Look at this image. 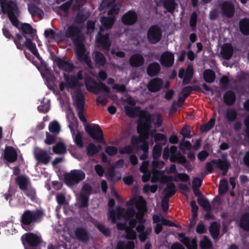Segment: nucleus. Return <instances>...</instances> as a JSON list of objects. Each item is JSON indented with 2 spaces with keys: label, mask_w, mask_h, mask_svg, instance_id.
<instances>
[{
  "label": "nucleus",
  "mask_w": 249,
  "mask_h": 249,
  "mask_svg": "<svg viewBox=\"0 0 249 249\" xmlns=\"http://www.w3.org/2000/svg\"><path fill=\"white\" fill-rule=\"evenodd\" d=\"M2 12L3 14H7L8 18L12 25L21 31L24 35H28L30 37L34 38L36 35L34 31H36L33 27L27 23H21L18 18L19 14V10L17 3L13 1L10 0L4 4L1 5Z\"/></svg>",
  "instance_id": "nucleus-1"
},
{
  "label": "nucleus",
  "mask_w": 249,
  "mask_h": 249,
  "mask_svg": "<svg viewBox=\"0 0 249 249\" xmlns=\"http://www.w3.org/2000/svg\"><path fill=\"white\" fill-rule=\"evenodd\" d=\"M65 36L70 38L75 47V53L79 61H85L87 63L89 60L85 55L86 48L84 45L85 38L78 27L72 24L68 26L65 31Z\"/></svg>",
  "instance_id": "nucleus-2"
},
{
  "label": "nucleus",
  "mask_w": 249,
  "mask_h": 249,
  "mask_svg": "<svg viewBox=\"0 0 249 249\" xmlns=\"http://www.w3.org/2000/svg\"><path fill=\"white\" fill-rule=\"evenodd\" d=\"M127 115L131 118L134 117L137 112L140 110L137 121V132L139 134H148L152 124V115L147 111L140 110V107H130L126 106L124 108Z\"/></svg>",
  "instance_id": "nucleus-3"
},
{
  "label": "nucleus",
  "mask_w": 249,
  "mask_h": 249,
  "mask_svg": "<svg viewBox=\"0 0 249 249\" xmlns=\"http://www.w3.org/2000/svg\"><path fill=\"white\" fill-rule=\"evenodd\" d=\"M85 172L81 170L74 169L64 175V182L68 187L77 185L85 178Z\"/></svg>",
  "instance_id": "nucleus-4"
},
{
  "label": "nucleus",
  "mask_w": 249,
  "mask_h": 249,
  "mask_svg": "<svg viewBox=\"0 0 249 249\" xmlns=\"http://www.w3.org/2000/svg\"><path fill=\"white\" fill-rule=\"evenodd\" d=\"M43 215V212L40 210H26L22 214L21 222L24 225L28 226L40 222Z\"/></svg>",
  "instance_id": "nucleus-5"
},
{
  "label": "nucleus",
  "mask_w": 249,
  "mask_h": 249,
  "mask_svg": "<svg viewBox=\"0 0 249 249\" xmlns=\"http://www.w3.org/2000/svg\"><path fill=\"white\" fill-rule=\"evenodd\" d=\"M86 89L95 94H98L100 91H103L109 93V88L102 82L97 83L93 78L90 77H87L85 81Z\"/></svg>",
  "instance_id": "nucleus-6"
},
{
  "label": "nucleus",
  "mask_w": 249,
  "mask_h": 249,
  "mask_svg": "<svg viewBox=\"0 0 249 249\" xmlns=\"http://www.w3.org/2000/svg\"><path fill=\"white\" fill-rule=\"evenodd\" d=\"M85 131L88 135L98 142H101L104 140V135L100 126L97 124H88L85 126Z\"/></svg>",
  "instance_id": "nucleus-7"
},
{
  "label": "nucleus",
  "mask_w": 249,
  "mask_h": 249,
  "mask_svg": "<svg viewBox=\"0 0 249 249\" xmlns=\"http://www.w3.org/2000/svg\"><path fill=\"white\" fill-rule=\"evenodd\" d=\"M50 58L56 64L57 67L60 70L70 72L75 68L74 65L70 61L64 60L63 58L56 55L53 52L51 53Z\"/></svg>",
  "instance_id": "nucleus-8"
},
{
  "label": "nucleus",
  "mask_w": 249,
  "mask_h": 249,
  "mask_svg": "<svg viewBox=\"0 0 249 249\" xmlns=\"http://www.w3.org/2000/svg\"><path fill=\"white\" fill-rule=\"evenodd\" d=\"M147 39L151 44H156L161 39L162 32L157 25L151 26L147 32Z\"/></svg>",
  "instance_id": "nucleus-9"
},
{
  "label": "nucleus",
  "mask_w": 249,
  "mask_h": 249,
  "mask_svg": "<svg viewBox=\"0 0 249 249\" xmlns=\"http://www.w3.org/2000/svg\"><path fill=\"white\" fill-rule=\"evenodd\" d=\"M223 15L227 18H231L235 13V7L230 0H222L218 4Z\"/></svg>",
  "instance_id": "nucleus-10"
},
{
  "label": "nucleus",
  "mask_w": 249,
  "mask_h": 249,
  "mask_svg": "<svg viewBox=\"0 0 249 249\" xmlns=\"http://www.w3.org/2000/svg\"><path fill=\"white\" fill-rule=\"evenodd\" d=\"M75 99L76 107L78 110V117L83 123H85L87 122V120L83 113L85 105V99L83 93L80 91L78 92L75 96Z\"/></svg>",
  "instance_id": "nucleus-11"
},
{
  "label": "nucleus",
  "mask_w": 249,
  "mask_h": 249,
  "mask_svg": "<svg viewBox=\"0 0 249 249\" xmlns=\"http://www.w3.org/2000/svg\"><path fill=\"white\" fill-rule=\"evenodd\" d=\"M138 17L134 10H129L124 14L121 18L122 23L127 26L133 25L138 21Z\"/></svg>",
  "instance_id": "nucleus-12"
},
{
  "label": "nucleus",
  "mask_w": 249,
  "mask_h": 249,
  "mask_svg": "<svg viewBox=\"0 0 249 249\" xmlns=\"http://www.w3.org/2000/svg\"><path fill=\"white\" fill-rule=\"evenodd\" d=\"M163 80L161 78L155 77L149 81L147 85V88L151 92H157L163 88Z\"/></svg>",
  "instance_id": "nucleus-13"
},
{
  "label": "nucleus",
  "mask_w": 249,
  "mask_h": 249,
  "mask_svg": "<svg viewBox=\"0 0 249 249\" xmlns=\"http://www.w3.org/2000/svg\"><path fill=\"white\" fill-rule=\"evenodd\" d=\"M2 31L3 36L6 38L9 39L13 40L17 46V48L19 50H22V45L20 42V41H21V40L23 39V36L22 35L19 33L16 34V36L17 38H15L14 36L11 35L9 30L5 25H4Z\"/></svg>",
  "instance_id": "nucleus-14"
},
{
  "label": "nucleus",
  "mask_w": 249,
  "mask_h": 249,
  "mask_svg": "<svg viewBox=\"0 0 249 249\" xmlns=\"http://www.w3.org/2000/svg\"><path fill=\"white\" fill-rule=\"evenodd\" d=\"M23 38H25V41L23 42V44H21L22 45V48L24 46L30 51L37 59H39L41 58L40 55L38 52V50L36 47V45L35 43L33 42V39L34 38H32L31 37H29L27 36V35H22Z\"/></svg>",
  "instance_id": "nucleus-15"
},
{
  "label": "nucleus",
  "mask_w": 249,
  "mask_h": 249,
  "mask_svg": "<svg viewBox=\"0 0 249 249\" xmlns=\"http://www.w3.org/2000/svg\"><path fill=\"white\" fill-rule=\"evenodd\" d=\"M96 42L102 46L103 49L108 51L111 45V42L108 34L103 35L101 32H99L96 36Z\"/></svg>",
  "instance_id": "nucleus-16"
},
{
  "label": "nucleus",
  "mask_w": 249,
  "mask_h": 249,
  "mask_svg": "<svg viewBox=\"0 0 249 249\" xmlns=\"http://www.w3.org/2000/svg\"><path fill=\"white\" fill-rule=\"evenodd\" d=\"M23 242L24 241L30 247H37L41 242V238L36 234L28 232L22 237Z\"/></svg>",
  "instance_id": "nucleus-17"
},
{
  "label": "nucleus",
  "mask_w": 249,
  "mask_h": 249,
  "mask_svg": "<svg viewBox=\"0 0 249 249\" xmlns=\"http://www.w3.org/2000/svg\"><path fill=\"white\" fill-rule=\"evenodd\" d=\"M74 235L76 238L82 243H87L89 241L90 234L84 227L76 228L74 231Z\"/></svg>",
  "instance_id": "nucleus-18"
},
{
  "label": "nucleus",
  "mask_w": 249,
  "mask_h": 249,
  "mask_svg": "<svg viewBox=\"0 0 249 249\" xmlns=\"http://www.w3.org/2000/svg\"><path fill=\"white\" fill-rule=\"evenodd\" d=\"M178 238L180 241L184 244L187 249H197V240L194 238L192 240L186 236L184 233H178Z\"/></svg>",
  "instance_id": "nucleus-19"
},
{
  "label": "nucleus",
  "mask_w": 249,
  "mask_h": 249,
  "mask_svg": "<svg viewBox=\"0 0 249 249\" xmlns=\"http://www.w3.org/2000/svg\"><path fill=\"white\" fill-rule=\"evenodd\" d=\"M4 159L10 163L15 162L18 159L16 150L12 146L6 145L4 152Z\"/></svg>",
  "instance_id": "nucleus-20"
},
{
  "label": "nucleus",
  "mask_w": 249,
  "mask_h": 249,
  "mask_svg": "<svg viewBox=\"0 0 249 249\" xmlns=\"http://www.w3.org/2000/svg\"><path fill=\"white\" fill-rule=\"evenodd\" d=\"M160 61L162 66L170 67L174 63V54L170 52L165 51L161 54Z\"/></svg>",
  "instance_id": "nucleus-21"
},
{
  "label": "nucleus",
  "mask_w": 249,
  "mask_h": 249,
  "mask_svg": "<svg viewBox=\"0 0 249 249\" xmlns=\"http://www.w3.org/2000/svg\"><path fill=\"white\" fill-rule=\"evenodd\" d=\"M138 210L137 212H136L135 217L136 219L138 220V223L141 224H145L146 220L144 218L145 213L147 212V209L146 206V203H143L142 205H138L136 208Z\"/></svg>",
  "instance_id": "nucleus-22"
},
{
  "label": "nucleus",
  "mask_w": 249,
  "mask_h": 249,
  "mask_svg": "<svg viewBox=\"0 0 249 249\" xmlns=\"http://www.w3.org/2000/svg\"><path fill=\"white\" fill-rule=\"evenodd\" d=\"M129 64L135 68L140 67L144 63V58L140 53H135L132 54L129 58Z\"/></svg>",
  "instance_id": "nucleus-23"
},
{
  "label": "nucleus",
  "mask_w": 249,
  "mask_h": 249,
  "mask_svg": "<svg viewBox=\"0 0 249 249\" xmlns=\"http://www.w3.org/2000/svg\"><path fill=\"white\" fill-rule=\"evenodd\" d=\"M35 158L38 163L44 165H47L51 159L50 155L45 150H41L36 153Z\"/></svg>",
  "instance_id": "nucleus-24"
},
{
  "label": "nucleus",
  "mask_w": 249,
  "mask_h": 249,
  "mask_svg": "<svg viewBox=\"0 0 249 249\" xmlns=\"http://www.w3.org/2000/svg\"><path fill=\"white\" fill-rule=\"evenodd\" d=\"M212 162L216 165V167L223 172V175H225L230 166V162L227 160L220 159H213Z\"/></svg>",
  "instance_id": "nucleus-25"
},
{
  "label": "nucleus",
  "mask_w": 249,
  "mask_h": 249,
  "mask_svg": "<svg viewBox=\"0 0 249 249\" xmlns=\"http://www.w3.org/2000/svg\"><path fill=\"white\" fill-rule=\"evenodd\" d=\"M161 70L160 64L156 62L150 63L146 69L147 74L150 77H154L159 74Z\"/></svg>",
  "instance_id": "nucleus-26"
},
{
  "label": "nucleus",
  "mask_w": 249,
  "mask_h": 249,
  "mask_svg": "<svg viewBox=\"0 0 249 249\" xmlns=\"http://www.w3.org/2000/svg\"><path fill=\"white\" fill-rule=\"evenodd\" d=\"M233 53V49L231 44H224L221 48V54L225 60H229L232 57Z\"/></svg>",
  "instance_id": "nucleus-27"
},
{
  "label": "nucleus",
  "mask_w": 249,
  "mask_h": 249,
  "mask_svg": "<svg viewBox=\"0 0 249 249\" xmlns=\"http://www.w3.org/2000/svg\"><path fill=\"white\" fill-rule=\"evenodd\" d=\"M236 101V95L231 90L226 91L223 95V102L227 106L233 105Z\"/></svg>",
  "instance_id": "nucleus-28"
},
{
  "label": "nucleus",
  "mask_w": 249,
  "mask_h": 249,
  "mask_svg": "<svg viewBox=\"0 0 249 249\" xmlns=\"http://www.w3.org/2000/svg\"><path fill=\"white\" fill-rule=\"evenodd\" d=\"M15 181L19 189L23 192H25V190H27L28 184L30 183L29 178L23 175L18 176L16 178Z\"/></svg>",
  "instance_id": "nucleus-29"
},
{
  "label": "nucleus",
  "mask_w": 249,
  "mask_h": 249,
  "mask_svg": "<svg viewBox=\"0 0 249 249\" xmlns=\"http://www.w3.org/2000/svg\"><path fill=\"white\" fill-rule=\"evenodd\" d=\"M64 77L67 85V89H73L78 86L79 82L77 81L76 76L74 75H69L68 74L64 73Z\"/></svg>",
  "instance_id": "nucleus-30"
},
{
  "label": "nucleus",
  "mask_w": 249,
  "mask_h": 249,
  "mask_svg": "<svg viewBox=\"0 0 249 249\" xmlns=\"http://www.w3.org/2000/svg\"><path fill=\"white\" fill-rule=\"evenodd\" d=\"M239 226L244 231H249V213L246 212L241 215Z\"/></svg>",
  "instance_id": "nucleus-31"
},
{
  "label": "nucleus",
  "mask_w": 249,
  "mask_h": 249,
  "mask_svg": "<svg viewBox=\"0 0 249 249\" xmlns=\"http://www.w3.org/2000/svg\"><path fill=\"white\" fill-rule=\"evenodd\" d=\"M209 231L213 239H218L220 233V225L217 222L214 221L211 224L209 228Z\"/></svg>",
  "instance_id": "nucleus-32"
},
{
  "label": "nucleus",
  "mask_w": 249,
  "mask_h": 249,
  "mask_svg": "<svg viewBox=\"0 0 249 249\" xmlns=\"http://www.w3.org/2000/svg\"><path fill=\"white\" fill-rule=\"evenodd\" d=\"M240 32L245 36L249 35V19L244 18L241 19L239 23Z\"/></svg>",
  "instance_id": "nucleus-33"
},
{
  "label": "nucleus",
  "mask_w": 249,
  "mask_h": 249,
  "mask_svg": "<svg viewBox=\"0 0 249 249\" xmlns=\"http://www.w3.org/2000/svg\"><path fill=\"white\" fill-rule=\"evenodd\" d=\"M93 60L96 65L98 66H103L107 62V59L103 53L96 51L94 53Z\"/></svg>",
  "instance_id": "nucleus-34"
},
{
  "label": "nucleus",
  "mask_w": 249,
  "mask_h": 249,
  "mask_svg": "<svg viewBox=\"0 0 249 249\" xmlns=\"http://www.w3.org/2000/svg\"><path fill=\"white\" fill-rule=\"evenodd\" d=\"M170 160L172 162H177L181 164H183L187 161L185 156H183L179 151H178L177 154L171 155Z\"/></svg>",
  "instance_id": "nucleus-35"
},
{
  "label": "nucleus",
  "mask_w": 249,
  "mask_h": 249,
  "mask_svg": "<svg viewBox=\"0 0 249 249\" xmlns=\"http://www.w3.org/2000/svg\"><path fill=\"white\" fill-rule=\"evenodd\" d=\"M89 196L88 195L81 193L78 198V204L79 208H88L89 206Z\"/></svg>",
  "instance_id": "nucleus-36"
},
{
  "label": "nucleus",
  "mask_w": 249,
  "mask_h": 249,
  "mask_svg": "<svg viewBox=\"0 0 249 249\" xmlns=\"http://www.w3.org/2000/svg\"><path fill=\"white\" fill-rule=\"evenodd\" d=\"M203 79L208 83H212L215 79V73L212 69H206L203 71Z\"/></svg>",
  "instance_id": "nucleus-37"
},
{
  "label": "nucleus",
  "mask_w": 249,
  "mask_h": 249,
  "mask_svg": "<svg viewBox=\"0 0 249 249\" xmlns=\"http://www.w3.org/2000/svg\"><path fill=\"white\" fill-rule=\"evenodd\" d=\"M164 8L169 13L174 12L178 4L175 0H162Z\"/></svg>",
  "instance_id": "nucleus-38"
},
{
  "label": "nucleus",
  "mask_w": 249,
  "mask_h": 249,
  "mask_svg": "<svg viewBox=\"0 0 249 249\" xmlns=\"http://www.w3.org/2000/svg\"><path fill=\"white\" fill-rule=\"evenodd\" d=\"M194 75V69L192 66L189 65L187 67L185 71V76H184L183 81V85H188L190 83Z\"/></svg>",
  "instance_id": "nucleus-39"
},
{
  "label": "nucleus",
  "mask_w": 249,
  "mask_h": 249,
  "mask_svg": "<svg viewBox=\"0 0 249 249\" xmlns=\"http://www.w3.org/2000/svg\"><path fill=\"white\" fill-rule=\"evenodd\" d=\"M67 118L69 122L68 126L69 128H74L75 127H77L78 120L74 116V114L72 111L67 112Z\"/></svg>",
  "instance_id": "nucleus-40"
},
{
  "label": "nucleus",
  "mask_w": 249,
  "mask_h": 249,
  "mask_svg": "<svg viewBox=\"0 0 249 249\" xmlns=\"http://www.w3.org/2000/svg\"><path fill=\"white\" fill-rule=\"evenodd\" d=\"M134 242L129 241L127 243L124 241H119L116 245V249H134Z\"/></svg>",
  "instance_id": "nucleus-41"
},
{
  "label": "nucleus",
  "mask_w": 249,
  "mask_h": 249,
  "mask_svg": "<svg viewBox=\"0 0 249 249\" xmlns=\"http://www.w3.org/2000/svg\"><path fill=\"white\" fill-rule=\"evenodd\" d=\"M53 151L56 154H63L67 152V147L64 143L59 142L53 146Z\"/></svg>",
  "instance_id": "nucleus-42"
},
{
  "label": "nucleus",
  "mask_w": 249,
  "mask_h": 249,
  "mask_svg": "<svg viewBox=\"0 0 249 249\" xmlns=\"http://www.w3.org/2000/svg\"><path fill=\"white\" fill-rule=\"evenodd\" d=\"M44 35L46 38H49L55 41L60 39L61 33H56L51 29H47L44 31Z\"/></svg>",
  "instance_id": "nucleus-43"
},
{
  "label": "nucleus",
  "mask_w": 249,
  "mask_h": 249,
  "mask_svg": "<svg viewBox=\"0 0 249 249\" xmlns=\"http://www.w3.org/2000/svg\"><path fill=\"white\" fill-rule=\"evenodd\" d=\"M101 22L105 28L109 29L112 28L114 23V18L110 17H103L101 18Z\"/></svg>",
  "instance_id": "nucleus-44"
},
{
  "label": "nucleus",
  "mask_w": 249,
  "mask_h": 249,
  "mask_svg": "<svg viewBox=\"0 0 249 249\" xmlns=\"http://www.w3.org/2000/svg\"><path fill=\"white\" fill-rule=\"evenodd\" d=\"M238 116L237 111L234 108H230L226 110V118L229 122H234Z\"/></svg>",
  "instance_id": "nucleus-45"
},
{
  "label": "nucleus",
  "mask_w": 249,
  "mask_h": 249,
  "mask_svg": "<svg viewBox=\"0 0 249 249\" xmlns=\"http://www.w3.org/2000/svg\"><path fill=\"white\" fill-rule=\"evenodd\" d=\"M28 11L33 16H41L43 14V10L34 4H30L28 6Z\"/></svg>",
  "instance_id": "nucleus-46"
},
{
  "label": "nucleus",
  "mask_w": 249,
  "mask_h": 249,
  "mask_svg": "<svg viewBox=\"0 0 249 249\" xmlns=\"http://www.w3.org/2000/svg\"><path fill=\"white\" fill-rule=\"evenodd\" d=\"M162 147L160 143H156L154 145L152 157L153 160H158L161 156Z\"/></svg>",
  "instance_id": "nucleus-47"
},
{
  "label": "nucleus",
  "mask_w": 249,
  "mask_h": 249,
  "mask_svg": "<svg viewBox=\"0 0 249 249\" xmlns=\"http://www.w3.org/2000/svg\"><path fill=\"white\" fill-rule=\"evenodd\" d=\"M215 120L214 118H211L207 123L200 126V130L201 132H207L213 127Z\"/></svg>",
  "instance_id": "nucleus-48"
},
{
  "label": "nucleus",
  "mask_w": 249,
  "mask_h": 249,
  "mask_svg": "<svg viewBox=\"0 0 249 249\" xmlns=\"http://www.w3.org/2000/svg\"><path fill=\"white\" fill-rule=\"evenodd\" d=\"M94 225L106 237H108L111 236V231L108 228L106 227L103 224L98 223H94Z\"/></svg>",
  "instance_id": "nucleus-49"
},
{
  "label": "nucleus",
  "mask_w": 249,
  "mask_h": 249,
  "mask_svg": "<svg viewBox=\"0 0 249 249\" xmlns=\"http://www.w3.org/2000/svg\"><path fill=\"white\" fill-rule=\"evenodd\" d=\"M197 202L199 205L202 207L204 210L207 212H210L212 208L209 201L205 198L198 197Z\"/></svg>",
  "instance_id": "nucleus-50"
},
{
  "label": "nucleus",
  "mask_w": 249,
  "mask_h": 249,
  "mask_svg": "<svg viewBox=\"0 0 249 249\" xmlns=\"http://www.w3.org/2000/svg\"><path fill=\"white\" fill-rule=\"evenodd\" d=\"M87 154L89 156H93L99 153V150L93 143H90L86 147Z\"/></svg>",
  "instance_id": "nucleus-51"
},
{
  "label": "nucleus",
  "mask_w": 249,
  "mask_h": 249,
  "mask_svg": "<svg viewBox=\"0 0 249 249\" xmlns=\"http://www.w3.org/2000/svg\"><path fill=\"white\" fill-rule=\"evenodd\" d=\"M188 87H185L182 88L181 90L180 95L178 98V102L179 103H183L186 99L191 94L190 91V89Z\"/></svg>",
  "instance_id": "nucleus-52"
},
{
  "label": "nucleus",
  "mask_w": 249,
  "mask_h": 249,
  "mask_svg": "<svg viewBox=\"0 0 249 249\" xmlns=\"http://www.w3.org/2000/svg\"><path fill=\"white\" fill-rule=\"evenodd\" d=\"M125 238L131 241H134L137 238V233L131 227H128L125 231Z\"/></svg>",
  "instance_id": "nucleus-53"
},
{
  "label": "nucleus",
  "mask_w": 249,
  "mask_h": 249,
  "mask_svg": "<svg viewBox=\"0 0 249 249\" xmlns=\"http://www.w3.org/2000/svg\"><path fill=\"white\" fill-rule=\"evenodd\" d=\"M135 214L136 211L134 208H128L125 210L123 217L125 221H128L129 219L133 218L135 216Z\"/></svg>",
  "instance_id": "nucleus-54"
},
{
  "label": "nucleus",
  "mask_w": 249,
  "mask_h": 249,
  "mask_svg": "<svg viewBox=\"0 0 249 249\" xmlns=\"http://www.w3.org/2000/svg\"><path fill=\"white\" fill-rule=\"evenodd\" d=\"M107 177L108 180H110L112 181H118L121 178V176H117L116 175L114 168L108 170Z\"/></svg>",
  "instance_id": "nucleus-55"
},
{
  "label": "nucleus",
  "mask_w": 249,
  "mask_h": 249,
  "mask_svg": "<svg viewBox=\"0 0 249 249\" xmlns=\"http://www.w3.org/2000/svg\"><path fill=\"white\" fill-rule=\"evenodd\" d=\"M143 203H145L146 202L145 200L142 196H140L138 199L137 198H133L130 199L129 201L127 202L126 205L127 206H135L137 208V206L138 205H142Z\"/></svg>",
  "instance_id": "nucleus-56"
},
{
  "label": "nucleus",
  "mask_w": 249,
  "mask_h": 249,
  "mask_svg": "<svg viewBox=\"0 0 249 249\" xmlns=\"http://www.w3.org/2000/svg\"><path fill=\"white\" fill-rule=\"evenodd\" d=\"M49 129L52 133L58 134L60 131V125L56 121H53L50 123Z\"/></svg>",
  "instance_id": "nucleus-57"
},
{
  "label": "nucleus",
  "mask_w": 249,
  "mask_h": 249,
  "mask_svg": "<svg viewBox=\"0 0 249 249\" xmlns=\"http://www.w3.org/2000/svg\"><path fill=\"white\" fill-rule=\"evenodd\" d=\"M88 16L81 12H78L74 18V22L77 24H83L87 20Z\"/></svg>",
  "instance_id": "nucleus-58"
},
{
  "label": "nucleus",
  "mask_w": 249,
  "mask_h": 249,
  "mask_svg": "<svg viewBox=\"0 0 249 249\" xmlns=\"http://www.w3.org/2000/svg\"><path fill=\"white\" fill-rule=\"evenodd\" d=\"M75 143L80 148L84 147V142L82 137V133L78 131L73 137Z\"/></svg>",
  "instance_id": "nucleus-59"
},
{
  "label": "nucleus",
  "mask_w": 249,
  "mask_h": 249,
  "mask_svg": "<svg viewBox=\"0 0 249 249\" xmlns=\"http://www.w3.org/2000/svg\"><path fill=\"white\" fill-rule=\"evenodd\" d=\"M199 245L201 249H210L213 245L211 240L205 236L203 239L200 242Z\"/></svg>",
  "instance_id": "nucleus-60"
},
{
  "label": "nucleus",
  "mask_w": 249,
  "mask_h": 249,
  "mask_svg": "<svg viewBox=\"0 0 249 249\" xmlns=\"http://www.w3.org/2000/svg\"><path fill=\"white\" fill-rule=\"evenodd\" d=\"M120 8V5H118L117 3H113L107 12V15L108 16L117 15L119 12Z\"/></svg>",
  "instance_id": "nucleus-61"
},
{
  "label": "nucleus",
  "mask_w": 249,
  "mask_h": 249,
  "mask_svg": "<svg viewBox=\"0 0 249 249\" xmlns=\"http://www.w3.org/2000/svg\"><path fill=\"white\" fill-rule=\"evenodd\" d=\"M23 192L32 201H34L36 199V191L34 188L27 187V190H25V192Z\"/></svg>",
  "instance_id": "nucleus-62"
},
{
  "label": "nucleus",
  "mask_w": 249,
  "mask_h": 249,
  "mask_svg": "<svg viewBox=\"0 0 249 249\" xmlns=\"http://www.w3.org/2000/svg\"><path fill=\"white\" fill-rule=\"evenodd\" d=\"M228 190V185L226 179H222L220 181L219 187V193L220 194H225Z\"/></svg>",
  "instance_id": "nucleus-63"
},
{
  "label": "nucleus",
  "mask_w": 249,
  "mask_h": 249,
  "mask_svg": "<svg viewBox=\"0 0 249 249\" xmlns=\"http://www.w3.org/2000/svg\"><path fill=\"white\" fill-rule=\"evenodd\" d=\"M197 23V14L195 12L192 13L190 19V26L193 31H196Z\"/></svg>",
  "instance_id": "nucleus-64"
}]
</instances>
